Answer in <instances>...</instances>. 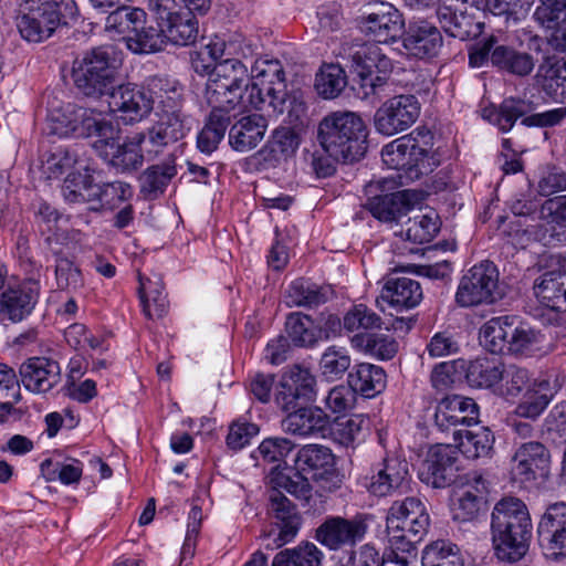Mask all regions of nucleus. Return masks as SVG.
Returning <instances> with one entry per match:
<instances>
[{
  "mask_svg": "<svg viewBox=\"0 0 566 566\" xmlns=\"http://www.w3.org/2000/svg\"><path fill=\"white\" fill-rule=\"evenodd\" d=\"M443 45L440 30L428 21H418L409 24L402 38L406 53L417 59L437 56Z\"/></svg>",
  "mask_w": 566,
  "mask_h": 566,
  "instance_id": "a878e982",
  "label": "nucleus"
},
{
  "mask_svg": "<svg viewBox=\"0 0 566 566\" xmlns=\"http://www.w3.org/2000/svg\"><path fill=\"white\" fill-rule=\"evenodd\" d=\"M72 118L74 137L87 138L95 136L97 139H104L119 133V129L111 120L105 119L101 113L92 108L74 105Z\"/></svg>",
  "mask_w": 566,
  "mask_h": 566,
  "instance_id": "58836bf2",
  "label": "nucleus"
},
{
  "mask_svg": "<svg viewBox=\"0 0 566 566\" xmlns=\"http://www.w3.org/2000/svg\"><path fill=\"white\" fill-rule=\"evenodd\" d=\"M21 382L31 392L51 390L61 379L57 361L48 357H31L20 366Z\"/></svg>",
  "mask_w": 566,
  "mask_h": 566,
  "instance_id": "cd10ccee",
  "label": "nucleus"
},
{
  "mask_svg": "<svg viewBox=\"0 0 566 566\" xmlns=\"http://www.w3.org/2000/svg\"><path fill=\"white\" fill-rule=\"evenodd\" d=\"M158 120L147 129L146 138L151 148L146 150L149 160L155 159L165 147L182 139L190 130L185 113H157Z\"/></svg>",
  "mask_w": 566,
  "mask_h": 566,
  "instance_id": "b1692460",
  "label": "nucleus"
},
{
  "mask_svg": "<svg viewBox=\"0 0 566 566\" xmlns=\"http://www.w3.org/2000/svg\"><path fill=\"white\" fill-rule=\"evenodd\" d=\"M515 316H497L488 321L481 328L480 343L492 354L507 353L511 328Z\"/></svg>",
  "mask_w": 566,
  "mask_h": 566,
  "instance_id": "79ce46f5",
  "label": "nucleus"
},
{
  "mask_svg": "<svg viewBox=\"0 0 566 566\" xmlns=\"http://www.w3.org/2000/svg\"><path fill=\"white\" fill-rule=\"evenodd\" d=\"M536 190L543 197L566 190V171L555 165L541 167Z\"/></svg>",
  "mask_w": 566,
  "mask_h": 566,
  "instance_id": "774afa93",
  "label": "nucleus"
},
{
  "mask_svg": "<svg viewBox=\"0 0 566 566\" xmlns=\"http://www.w3.org/2000/svg\"><path fill=\"white\" fill-rule=\"evenodd\" d=\"M97 189L92 206V210L95 211L99 209L113 210L133 196L130 185L123 181L97 184Z\"/></svg>",
  "mask_w": 566,
  "mask_h": 566,
  "instance_id": "052dcab7",
  "label": "nucleus"
},
{
  "mask_svg": "<svg viewBox=\"0 0 566 566\" xmlns=\"http://www.w3.org/2000/svg\"><path fill=\"white\" fill-rule=\"evenodd\" d=\"M154 102H158V113H185L182 88L167 80L154 78L151 88Z\"/></svg>",
  "mask_w": 566,
  "mask_h": 566,
  "instance_id": "6e6d98bb",
  "label": "nucleus"
},
{
  "mask_svg": "<svg viewBox=\"0 0 566 566\" xmlns=\"http://www.w3.org/2000/svg\"><path fill=\"white\" fill-rule=\"evenodd\" d=\"M326 291L304 279L293 281L285 291V303L289 307H316L327 302Z\"/></svg>",
  "mask_w": 566,
  "mask_h": 566,
  "instance_id": "09e8293b",
  "label": "nucleus"
},
{
  "mask_svg": "<svg viewBox=\"0 0 566 566\" xmlns=\"http://www.w3.org/2000/svg\"><path fill=\"white\" fill-rule=\"evenodd\" d=\"M387 375L376 365L361 363L348 374V385L356 394L371 398L386 388Z\"/></svg>",
  "mask_w": 566,
  "mask_h": 566,
  "instance_id": "ea45409f",
  "label": "nucleus"
},
{
  "mask_svg": "<svg viewBox=\"0 0 566 566\" xmlns=\"http://www.w3.org/2000/svg\"><path fill=\"white\" fill-rule=\"evenodd\" d=\"M287 337L297 347H313L321 339V332L313 318L304 313H290L285 321Z\"/></svg>",
  "mask_w": 566,
  "mask_h": 566,
  "instance_id": "de8ad7c7",
  "label": "nucleus"
},
{
  "mask_svg": "<svg viewBox=\"0 0 566 566\" xmlns=\"http://www.w3.org/2000/svg\"><path fill=\"white\" fill-rule=\"evenodd\" d=\"M368 128L361 116L350 111H335L317 125L316 139L323 151L343 164L359 161L368 148Z\"/></svg>",
  "mask_w": 566,
  "mask_h": 566,
  "instance_id": "7ed1b4c3",
  "label": "nucleus"
},
{
  "mask_svg": "<svg viewBox=\"0 0 566 566\" xmlns=\"http://www.w3.org/2000/svg\"><path fill=\"white\" fill-rule=\"evenodd\" d=\"M105 31L122 35L134 53L159 52L161 39L157 28L147 23V13L138 7L123 4L105 19Z\"/></svg>",
  "mask_w": 566,
  "mask_h": 566,
  "instance_id": "0eeeda50",
  "label": "nucleus"
},
{
  "mask_svg": "<svg viewBox=\"0 0 566 566\" xmlns=\"http://www.w3.org/2000/svg\"><path fill=\"white\" fill-rule=\"evenodd\" d=\"M317 381L310 368L295 364L282 374L275 390L274 401L282 411L314 402Z\"/></svg>",
  "mask_w": 566,
  "mask_h": 566,
  "instance_id": "f8f14e48",
  "label": "nucleus"
},
{
  "mask_svg": "<svg viewBox=\"0 0 566 566\" xmlns=\"http://www.w3.org/2000/svg\"><path fill=\"white\" fill-rule=\"evenodd\" d=\"M293 448L294 444L291 440L286 438L274 437L264 439L260 443L256 452L265 462L275 463V467L271 471V473H273L282 472L280 468L282 463L285 464V458L293 450Z\"/></svg>",
  "mask_w": 566,
  "mask_h": 566,
  "instance_id": "338daca9",
  "label": "nucleus"
},
{
  "mask_svg": "<svg viewBox=\"0 0 566 566\" xmlns=\"http://www.w3.org/2000/svg\"><path fill=\"white\" fill-rule=\"evenodd\" d=\"M415 133L401 136L381 149V158L388 168L405 171L415 180L429 175L439 166V159L427 145H421Z\"/></svg>",
  "mask_w": 566,
  "mask_h": 566,
  "instance_id": "6e6552de",
  "label": "nucleus"
},
{
  "mask_svg": "<svg viewBox=\"0 0 566 566\" xmlns=\"http://www.w3.org/2000/svg\"><path fill=\"white\" fill-rule=\"evenodd\" d=\"M208 80L241 90H244L245 84H251L247 65L238 59H226L216 63Z\"/></svg>",
  "mask_w": 566,
  "mask_h": 566,
  "instance_id": "603ef678",
  "label": "nucleus"
},
{
  "mask_svg": "<svg viewBox=\"0 0 566 566\" xmlns=\"http://www.w3.org/2000/svg\"><path fill=\"white\" fill-rule=\"evenodd\" d=\"M40 290L36 279H27L17 286L3 290L0 294V315L13 323L21 322L34 310Z\"/></svg>",
  "mask_w": 566,
  "mask_h": 566,
  "instance_id": "393cba45",
  "label": "nucleus"
},
{
  "mask_svg": "<svg viewBox=\"0 0 566 566\" xmlns=\"http://www.w3.org/2000/svg\"><path fill=\"white\" fill-rule=\"evenodd\" d=\"M440 220L436 212L415 216L407 222L406 240L415 244L429 243L440 230Z\"/></svg>",
  "mask_w": 566,
  "mask_h": 566,
  "instance_id": "4d7b16f0",
  "label": "nucleus"
},
{
  "mask_svg": "<svg viewBox=\"0 0 566 566\" xmlns=\"http://www.w3.org/2000/svg\"><path fill=\"white\" fill-rule=\"evenodd\" d=\"M365 31L375 42L388 43L402 34L405 21L401 13L390 3L376 4L365 18Z\"/></svg>",
  "mask_w": 566,
  "mask_h": 566,
  "instance_id": "bb28decb",
  "label": "nucleus"
},
{
  "mask_svg": "<svg viewBox=\"0 0 566 566\" xmlns=\"http://www.w3.org/2000/svg\"><path fill=\"white\" fill-rule=\"evenodd\" d=\"M78 14L75 0H21L17 28L22 39L40 43L50 39L59 28L75 22Z\"/></svg>",
  "mask_w": 566,
  "mask_h": 566,
  "instance_id": "39448f33",
  "label": "nucleus"
},
{
  "mask_svg": "<svg viewBox=\"0 0 566 566\" xmlns=\"http://www.w3.org/2000/svg\"><path fill=\"white\" fill-rule=\"evenodd\" d=\"M422 566H464L460 547L447 539L429 544L422 552Z\"/></svg>",
  "mask_w": 566,
  "mask_h": 566,
  "instance_id": "3c124183",
  "label": "nucleus"
},
{
  "mask_svg": "<svg viewBox=\"0 0 566 566\" xmlns=\"http://www.w3.org/2000/svg\"><path fill=\"white\" fill-rule=\"evenodd\" d=\"M248 88L249 84H245L244 90H241L228 87L216 81L208 80L205 90V99L211 107L209 115L216 114V116L231 117L230 113L235 107H252L248 98Z\"/></svg>",
  "mask_w": 566,
  "mask_h": 566,
  "instance_id": "72a5a7b5",
  "label": "nucleus"
},
{
  "mask_svg": "<svg viewBox=\"0 0 566 566\" xmlns=\"http://www.w3.org/2000/svg\"><path fill=\"white\" fill-rule=\"evenodd\" d=\"M176 175V156L174 153H170L160 164L151 165L140 174V195L146 200L159 198Z\"/></svg>",
  "mask_w": 566,
  "mask_h": 566,
  "instance_id": "c9c22d12",
  "label": "nucleus"
},
{
  "mask_svg": "<svg viewBox=\"0 0 566 566\" xmlns=\"http://www.w3.org/2000/svg\"><path fill=\"white\" fill-rule=\"evenodd\" d=\"M107 95L111 111L118 114L125 124L143 120L154 108L153 90L138 84L115 85Z\"/></svg>",
  "mask_w": 566,
  "mask_h": 566,
  "instance_id": "a211bd4d",
  "label": "nucleus"
},
{
  "mask_svg": "<svg viewBox=\"0 0 566 566\" xmlns=\"http://www.w3.org/2000/svg\"><path fill=\"white\" fill-rule=\"evenodd\" d=\"M499 297V270L489 260L470 268L461 277L455 293V302L461 307L492 304Z\"/></svg>",
  "mask_w": 566,
  "mask_h": 566,
  "instance_id": "9d476101",
  "label": "nucleus"
},
{
  "mask_svg": "<svg viewBox=\"0 0 566 566\" xmlns=\"http://www.w3.org/2000/svg\"><path fill=\"white\" fill-rule=\"evenodd\" d=\"M392 67L391 60L376 43H364L350 53V70L359 77L365 98L385 93Z\"/></svg>",
  "mask_w": 566,
  "mask_h": 566,
  "instance_id": "1a4fd4ad",
  "label": "nucleus"
},
{
  "mask_svg": "<svg viewBox=\"0 0 566 566\" xmlns=\"http://www.w3.org/2000/svg\"><path fill=\"white\" fill-rule=\"evenodd\" d=\"M502 361L496 358H476L465 360L464 378L471 387L491 388L501 381Z\"/></svg>",
  "mask_w": 566,
  "mask_h": 566,
  "instance_id": "49530a36",
  "label": "nucleus"
},
{
  "mask_svg": "<svg viewBox=\"0 0 566 566\" xmlns=\"http://www.w3.org/2000/svg\"><path fill=\"white\" fill-rule=\"evenodd\" d=\"M381 297L392 306L411 308L422 300V289L420 283L413 279L407 276L394 277L386 282Z\"/></svg>",
  "mask_w": 566,
  "mask_h": 566,
  "instance_id": "a19ab883",
  "label": "nucleus"
},
{
  "mask_svg": "<svg viewBox=\"0 0 566 566\" xmlns=\"http://www.w3.org/2000/svg\"><path fill=\"white\" fill-rule=\"evenodd\" d=\"M507 353L514 355H530L539 348L543 335L527 325H512Z\"/></svg>",
  "mask_w": 566,
  "mask_h": 566,
  "instance_id": "e2e57ef3",
  "label": "nucleus"
},
{
  "mask_svg": "<svg viewBox=\"0 0 566 566\" xmlns=\"http://www.w3.org/2000/svg\"><path fill=\"white\" fill-rule=\"evenodd\" d=\"M303 471L273 472L270 473V483L273 490L283 489L298 500L308 501L312 496V485L307 478L303 475Z\"/></svg>",
  "mask_w": 566,
  "mask_h": 566,
  "instance_id": "bf43d9fd",
  "label": "nucleus"
},
{
  "mask_svg": "<svg viewBox=\"0 0 566 566\" xmlns=\"http://www.w3.org/2000/svg\"><path fill=\"white\" fill-rule=\"evenodd\" d=\"M478 8L468 4V0H440L437 18L443 31L461 41L473 40L484 30Z\"/></svg>",
  "mask_w": 566,
  "mask_h": 566,
  "instance_id": "ddd939ff",
  "label": "nucleus"
},
{
  "mask_svg": "<svg viewBox=\"0 0 566 566\" xmlns=\"http://www.w3.org/2000/svg\"><path fill=\"white\" fill-rule=\"evenodd\" d=\"M564 254H551L548 266L551 270L534 281L533 291L538 301L555 312H566V266L557 262Z\"/></svg>",
  "mask_w": 566,
  "mask_h": 566,
  "instance_id": "4be33fe9",
  "label": "nucleus"
},
{
  "mask_svg": "<svg viewBox=\"0 0 566 566\" xmlns=\"http://www.w3.org/2000/svg\"><path fill=\"white\" fill-rule=\"evenodd\" d=\"M352 364L350 356L344 347L329 346L322 355L319 368L329 379H339Z\"/></svg>",
  "mask_w": 566,
  "mask_h": 566,
  "instance_id": "0e129e2a",
  "label": "nucleus"
},
{
  "mask_svg": "<svg viewBox=\"0 0 566 566\" xmlns=\"http://www.w3.org/2000/svg\"><path fill=\"white\" fill-rule=\"evenodd\" d=\"M251 84L248 98L252 108L281 115L287 112L286 120L297 124L306 114V104L287 93L285 71L276 59H256L251 66Z\"/></svg>",
  "mask_w": 566,
  "mask_h": 566,
  "instance_id": "f03ea898",
  "label": "nucleus"
},
{
  "mask_svg": "<svg viewBox=\"0 0 566 566\" xmlns=\"http://www.w3.org/2000/svg\"><path fill=\"white\" fill-rule=\"evenodd\" d=\"M430 515L426 503L418 496L394 501L386 516L388 542L411 564L417 560L418 547L427 535Z\"/></svg>",
  "mask_w": 566,
  "mask_h": 566,
  "instance_id": "20e7f679",
  "label": "nucleus"
},
{
  "mask_svg": "<svg viewBox=\"0 0 566 566\" xmlns=\"http://www.w3.org/2000/svg\"><path fill=\"white\" fill-rule=\"evenodd\" d=\"M352 344L382 360L391 359L398 352L396 339L384 334H356L352 338Z\"/></svg>",
  "mask_w": 566,
  "mask_h": 566,
  "instance_id": "5fc2aeb1",
  "label": "nucleus"
},
{
  "mask_svg": "<svg viewBox=\"0 0 566 566\" xmlns=\"http://www.w3.org/2000/svg\"><path fill=\"white\" fill-rule=\"evenodd\" d=\"M282 420V428L285 432L298 437H308L323 433L328 424L329 417L319 407L297 406L290 411Z\"/></svg>",
  "mask_w": 566,
  "mask_h": 566,
  "instance_id": "c85d7f7f",
  "label": "nucleus"
},
{
  "mask_svg": "<svg viewBox=\"0 0 566 566\" xmlns=\"http://www.w3.org/2000/svg\"><path fill=\"white\" fill-rule=\"evenodd\" d=\"M146 139V134L142 132L127 136L120 143L117 134L109 138L96 139L92 147L98 157L118 172L129 174L143 166L145 157L142 145Z\"/></svg>",
  "mask_w": 566,
  "mask_h": 566,
  "instance_id": "4468645a",
  "label": "nucleus"
},
{
  "mask_svg": "<svg viewBox=\"0 0 566 566\" xmlns=\"http://www.w3.org/2000/svg\"><path fill=\"white\" fill-rule=\"evenodd\" d=\"M490 531L497 559L510 564L523 559L533 537V523L524 501L515 496L499 500L491 513Z\"/></svg>",
  "mask_w": 566,
  "mask_h": 566,
  "instance_id": "f257e3e1",
  "label": "nucleus"
},
{
  "mask_svg": "<svg viewBox=\"0 0 566 566\" xmlns=\"http://www.w3.org/2000/svg\"><path fill=\"white\" fill-rule=\"evenodd\" d=\"M301 143L298 134L292 127H277L268 143L256 153L260 163L276 166L292 157Z\"/></svg>",
  "mask_w": 566,
  "mask_h": 566,
  "instance_id": "f704fd0d",
  "label": "nucleus"
},
{
  "mask_svg": "<svg viewBox=\"0 0 566 566\" xmlns=\"http://www.w3.org/2000/svg\"><path fill=\"white\" fill-rule=\"evenodd\" d=\"M479 406L474 399L461 395L442 398L436 408L434 423L442 432L454 431L460 426L470 427L479 421Z\"/></svg>",
  "mask_w": 566,
  "mask_h": 566,
  "instance_id": "5701e85b",
  "label": "nucleus"
},
{
  "mask_svg": "<svg viewBox=\"0 0 566 566\" xmlns=\"http://www.w3.org/2000/svg\"><path fill=\"white\" fill-rule=\"evenodd\" d=\"M196 13L179 11L165 22L159 23L157 33L161 39L160 51L169 42L179 46H189L196 43L199 36V23Z\"/></svg>",
  "mask_w": 566,
  "mask_h": 566,
  "instance_id": "c756f323",
  "label": "nucleus"
},
{
  "mask_svg": "<svg viewBox=\"0 0 566 566\" xmlns=\"http://www.w3.org/2000/svg\"><path fill=\"white\" fill-rule=\"evenodd\" d=\"M465 374V359L443 361L434 366L431 373V384L437 390H447L453 384L461 381Z\"/></svg>",
  "mask_w": 566,
  "mask_h": 566,
  "instance_id": "69168bd1",
  "label": "nucleus"
},
{
  "mask_svg": "<svg viewBox=\"0 0 566 566\" xmlns=\"http://www.w3.org/2000/svg\"><path fill=\"white\" fill-rule=\"evenodd\" d=\"M527 104L521 98L509 97L497 107L485 108L483 117L502 133L510 132L517 119L526 117Z\"/></svg>",
  "mask_w": 566,
  "mask_h": 566,
  "instance_id": "a18cd8bd",
  "label": "nucleus"
},
{
  "mask_svg": "<svg viewBox=\"0 0 566 566\" xmlns=\"http://www.w3.org/2000/svg\"><path fill=\"white\" fill-rule=\"evenodd\" d=\"M266 119L259 114L240 118L229 130L230 146L240 153L249 151L258 146L266 132Z\"/></svg>",
  "mask_w": 566,
  "mask_h": 566,
  "instance_id": "4c0bfd02",
  "label": "nucleus"
},
{
  "mask_svg": "<svg viewBox=\"0 0 566 566\" xmlns=\"http://www.w3.org/2000/svg\"><path fill=\"white\" fill-rule=\"evenodd\" d=\"M537 541L544 556L551 562L566 558V503L549 504L537 524Z\"/></svg>",
  "mask_w": 566,
  "mask_h": 566,
  "instance_id": "f3484780",
  "label": "nucleus"
},
{
  "mask_svg": "<svg viewBox=\"0 0 566 566\" xmlns=\"http://www.w3.org/2000/svg\"><path fill=\"white\" fill-rule=\"evenodd\" d=\"M295 469L312 474L313 480L325 492L340 489L344 475L336 468V457L323 444L310 443L298 449Z\"/></svg>",
  "mask_w": 566,
  "mask_h": 566,
  "instance_id": "9b49d317",
  "label": "nucleus"
},
{
  "mask_svg": "<svg viewBox=\"0 0 566 566\" xmlns=\"http://www.w3.org/2000/svg\"><path fill=\"white\" fill-rule=\"evenodd\" d=\"M231 117L209 115L197 137V147L203 154H212L224 137Z\"/></svg>",
  "mask_w": 566,
  "mask_h": 566,
  "instance_id": "13d9d810",
  "label": "nucleus"
},
{
  "mask_svg": "<svg viewBox=\"0 0 566 566\" xmlns=\"http://www.w3.org/2000/svg\"><path fill=\"white\" fill-rule=\"evenodd\" d=\"M534 78L541 90L553 101L566 102V70L559 69L558 61L545 60L539 64Z\"/></svg>",
  "mask_w": 566,
  "mask_h": 566,
  "instance_id": "37998d69",
  "label": "nucleus"
},
{
  "mask_svg": "<svg viewBox=\"0 0 566 566\" xmlns=\"http://www.w3.org/2000/svg\"><path fill=\"white\" fill-rule=\"evenodd\" d=\"M420 103L415 95L401 94L388 98L374 115L376 130L394 136L411 127L420 115Z\"/></svg>",
  "mask_w": 566,
  "mask_h": 566,
  "instance_id": "2eb2a0df",
  "label": "nucleus"
},
{
  "mask_svg": "<svg viewBox=\"0 0 566 566\" xmlns=\"http://www.w3.org/2000/svg\"><path fill=\"white\" fill-rule=\"evenodd\" d=\"M536 62L532 53L499 41L492 55V66L497 72L515 78L528 77L534 72Z\"/></svg>",
  "mask_w": 566,
  "mask_h": 566,
  "instance_id": "473e14b6",
  "label": "nucleus"
},
{
  "mask_svg": "<svg viewBox=\"0 0 566 566\" xmlns=\"http://www.w3.org/2000/svg\"><path fill=\"white\" fill-rule=\"evenodd\" d=\"M453 442L468 459L491 458L494 453L495 437L488 427H479L473 430L455 429Z\"/></svg>",
  "mask_w": 566,
  "mask_h": 566,
  "instance_id": "e433bc0d",
  "label": "nucleus"
},
{
  "mask_svg": "<svg viewBox=\"0 0 566 566\" xmlns=\"http://www.w3.org/2000/svg\"><path fill=\"white\" fill-rule=\"evenodd\" d=\"M138 294L146 317L150 319L163 317L167 313L168 301L161 280L158 277L157 281H153L138 273Z\"/></svg>",
  "mask_w": 566,
  "mask_h": 566,
  "instance_id": "c03bdc74",
  "label": "nucleus"
},
{
  "mask_svg": "<svg viewBox=\"0 0 566 566\" xmlns=\"http://www.w3.org/2000/svg\"><path fill=\"white\" fill-rule=\"evenodd\" d=\"M268 512L279 531L265 537V547L274 549L293 541L302 524V517L291 500L280 490H272L269 494Z\"/></svg>",
  "mask_w": 566,
  "mask_h": 566,
  "instance_id": "aec40b11",
  "label": "nucleus"
},
{
  "mask_svg": "<svg viewBox=\"0 0 566 566\" xmlns=\"http://www.w3.org/2000/svg\"><path fill=\"white\" fill-rule=\"evenodd\" d=\"M551 453L541 442L522 443L512 458V479L526 488L545 482L549 475Z\"/></svg>",
  "mask_w": 566,
  "mask_h": 566,
  "instance_id": "dca6fc26",
  "label": "nucleus"
},
{
  "mask_svg": "<svg viewBox=\"0 0 566 566\" xmlns=\"http://www.w3.org/2000/svg\"><path fill=\"white\" fill-rule=\"evenodd\" d=\"M457 452L446 444L436 446L422 465L421 475L436 489L450 485L455 478Z\"/></svg>",
  "mask_w": 566,
  "mask_h": 566,
  "instance_id": "7c9ffc66",
  "label": "nucleus"
},
{
  "mask_svg": "<svg viewBox=\"0 0 566 566\" xmlns=\"http://www.w3.org/2000/svg\"><path fill=\"white\" fill-rule=\"evenodd\" d=\"M120 64V52L114 45L95 46L73 61L71 77L82 95L99 99L116 85Z\"/></svg>",
  "mask_w": 566,
  "mask_h": 566,
  "instance_id": "423d86ee",
  "label": "nucleus"
},
{
  "mask_svg": "<svg viewBox=\"0 0 566 566\" xmlns=\"http://www.w3.org/2000/svg\"><path fill=\"white\" fill-rule=\"evenodd\" d=\"M417 200L418 196L415 191L399 190L390 193L375 195L368 199L365 207L379 221L392 222L406 216Z\"/></svg>",
  "mask_w": 566,
  "mask_h": 566,
  "instance_id": "2f4dec72",
  "label": "nucleus"
},
{
  "mask_svg": "<svg viewBox=\"0 0 566 566\" xmlns=\"http://www.w3.org/2000/svg\"><path fill=\"white\" fill-rule=\"evenodd\" d=\"M97 190V184L87 169L70 172L62 186L63 197L70 203H93Z\"/></svg>",
  "mask_w": 566,
  "mask_h": 566,
  "instance_id": "8fccbe9b",
  "label": "nucleus"
},
{
  "mask_svg": "<svg viewBox=\"0 0 566 566\" xmlns=\"http://www.w3.org/2000/svg\"><path fill=\"white\" fill-rule=\"evenodd\" d=\"M367 528L361 515L353 518L329 516L315 530V539L329 551L336 552L355 546L364 538Z\"/></svg>",
  "mask_w": 566,
  "mask_h": 566,
  "instance_id": "412c9836",
  "label": "nucleus"
},
{
  "mask_svg": "<svg viewBox=\"0 0 566 566\" xmlns=\"http://www.w3.org/2000/svg\"><path fill=\"white\" fill-rule=\"evenodd\" d=\"M409 465L405 459L386 455L371 468L370 476L365 478L367 491L378 497L391 496L408 489Z\"/></svg>",
  "mask_w": 566,
  "mask_h": 566,
  "instance_id": "6ab92c4d",
  "label": "nucleus"
},
{
  "mask_svg": "<svg viewBox=\"0 0 566 566\" xmlns=\"http://www.w3.org/2000/svg\"><path fill=\"white\" fill-rule=\"evenodd\" d=\"M412 564L389 544L388 551L380 557L378 551L369 545H363L359 548L357 557L354 558L353 566H411Z\"/></svg>",
  "mask_w": 566,
  "mask_h": 566,
  "instance_id": "680f3d73",
  "label": "nucleus"
},
{
  "mask_svg": "<svg viewBox=\"0 0 566 566\" xmlns=\"http://www.w3.org/2000/svg\"><path fill=\"white\" fill-rule=\"evenodd\" d=\"M345 71L337 64H324L315 76V90L323 98H335L346 87Z\"/></svg>",
  "mask_w": 566,
  "mask_h": 566,
  "instance_id": "864d4df0",
  "label": "nucleus"
}]
</instances>
